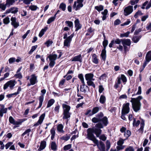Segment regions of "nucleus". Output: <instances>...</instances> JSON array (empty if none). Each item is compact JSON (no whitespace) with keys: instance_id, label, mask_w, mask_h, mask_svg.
<instances>
[{"instance_id":"nucleus-46","label":"nucleus","mask_w":151,"mask_h":151,"mask_svg":"<svg viewBox=\"0 0 151 151\" xmlns=\"http://www.w3.org/2000/svg\"><path fill=\"white\" fill-rule=\"evenodd\" d=\"M108 44V41L107 40H104L103 42V45L104 49H106V47Z\"/></svg>"},{"instance_id":"nucleus-42","label":"nucleus","mask_w":151,"mask_h":151,"mask_svg":"<svg viewBox=\"0 0 151 151\" xmlns=\"http://www.w3.org/2000/svg\"><path fill=\"white\" fill-rule=\"evenodd\" d=\"M7 6L6 4L4 3L0 4V9H1L3 10H5L6 9Z\"/></svg>"},{"instance_id":"nucleus-43","label":"nucleus","mask_w":151,"mask_h":151,"mask_svg":"<svg viewBox=\"0 0 151 151\" xmlns=\"http://www.w3.org/2000/svg\"><path fill=\"white\" fill-rule=\"evenodd\" d=\"M124 140L122 138L120 139L117 142V144L118 145H122L124 143Z\"/></svg>"},{"instance_id":"nucleus-36","label":"nucleus","mask_w":151,"mask_h":151,"mask_svg":"<svg viewBox=\"0 0 151 151\" xmlns=\"http://www.w3.org/2000/svg\"><path fill=\"white\" fill-rule=\"evenodd\" d=\"M95 9L97 10L98 12H100L103 10V6L102 5H100L99 6H95Z\"/></svg>"},{"instance_id":"nucleus-3","label":"nucleus","mask_w":151,"mask_h":151,"mask_svg":"<svg viewBox=\"0 0 151 151\" xmlns=\"http://www.w3.org/2000/svg\"><path fill=\"white\" fill-rule=\"evenodd\" d=\"M62 106L63 109V119H68L70 117L71 114L69 112L70 108V106L65 104H63Z\"/></svg>"},{"instance_id":"nucleus-27","label":"nucleus","mask_w":151,"mask_h":151,"mask_svg":"<svg viewBox=\"0 0 151 151\" xmlns=\"http://www.w3.org/2000/svg\"><path fill=\"white\" fill-rule=\"evenodd\" d=\"M57 55L56 54H53L52 55H50L48 57V58H49L50 60L52 61H55V60L57 59Z\"/></svg>"},{"instance_id":"nucleus-5","label":"nucleus","mask_w":151,"mask_h":151,"mask_svg":"<svg viewBox=\"0 0 151 151\" xmlns=\"http://www.w3.org/2000/svg\"><path fill=\"white\" fill-rule=\"evenodd\" d=\"M129 103H127L123 105L122 111L121 118L124 120L126 119L125 115L128 114L129 111Z\"/></svg>"},{"instance_id":"nucleus-62","label":"nucleus","mask_w":151,"mask_h":151,"mask_svg":"<svg viewBox=\"0 0 151 151\" xmlns=\"http://www.w3.org/2000/svg\"><path fill=\"white\" fill-rule=\"evenodd\" d=\"M103 116L104 114L102 112H101L97 114L96 116L100 119Z\"/></svg>"},{"instance_id":"nucleus-11","label":"nucleus","mask_w":151,"mask_h":151,"mask_svg":"<svg viewBox=\"0 0 151 151\" xmlns=\"http://www.w3.org/2000/svg\"><path fill=\"white\" fill-rule=\"evenodd\" d=\"M45 116V114L43 113L42 114L40 117L39 119L37 122L34 125V126H38L39 124H40L42 123L43 120L44 119Z\"/></svg>"},{"instance_id":"nucleus-24","label":"nucleus","mask_w":151,"mask_h":151,"mask_svg":"<svg viewBox=\"0 0 151 151\" xmlns=\"http://www.w3.org/2000/svg\"><path fill=\"white\" fill-rule=\"evenodd\" d=\"M43 100H44L43 95L40 96L39 97V105L38 107L37 108V109H38L40 108L41 107V106L42 105V102L43 101Z\"/></svg>"},{"instance_id":"nucleus-63","label":"nucleus","mask_w":151,"mask_h":151,"mask_svg":"<svg viewBox=\"0 0 151 151\" xmlns=\"http://www.w3.org/2000/svg\"><path fill=\"white\" fill-rule=\"evenodd\" d=\"M121 78L123 82H126L127 81V80L126 78L124 75H121Z\"/></svg>"},{"instance_id":"nucleus-4","label":"nucleus","mask_w":151,"mask_h":151,"mask_svg":"<svg viewBox=\"0 0 151 151\" xmlns=\"http://www.w3.org/2000/svg\"><path fill=\"white\" fill-rule=\"evenodd\" d=\"M100 122H101H101H99L95 125L96 128L93 127V128L100 129L103 128L104 127V126H106L108 124V122L107 118L106 116H104L103 118L100 119Z\"/></svg>"},{"instance_id":"nucleus-22","label":"nucleus","mask_w":151,"mask_h":151,"mask_svg":"<svg viewBox=\"0 0 151 151\" xmlns=\"http://www.w3.org/2000/svg\"><path fill=\"white\" fill-rule=\"evenodd\" d=\"M106 49H104L102 51L101 53V56L102 59L104 61H105L106 57Z\"/></svg>"},{"instance_id":"nucleus-10","label":"nucleus","mask_w":151,"mask_h":151,"mask_svg":"<svg viewBox=\"0 0 151 151\" xmlns=\"http://www.w3.org/2000/svg\"><path fill=\"white\" fill-rule=\"evenodd\" d=\"M18 12V8L17 7H14L6 10L5 13L8 14L11 12L12 14H15Z\"/></svg>"},{"instance_id":"nucleus-44","label":"nucleus","mask_w":151,"mask_h":151,"mask_svg":"<svg viewBox=\"0 0 151 151\" xmlns=\"http://www.w3.org/2000/svg\"><path fill=\"white\" fill-rule=\"evenodd\" d=\"M78 3V4L75 9L76 11L79 9L80 8L82 7L83 6L82 3Z\"/></svg>"},{"instance_id":"nucleus-50","label":"nucleus","mask_w":151,"mask_h":151,"mask_svg":"<svg viewBox=\"0 0 151 151\" xmlns=\"http://www.w3.org/2000/svg\"><path fill=\"white\" fill-rule=\"evenodd\" d=\"M106 150L108 151L110 147V142L108 140H107L106 142Z\"/></svg>"},{"instance_id":"nucleus-35","label":"nucleus","mask_w":151,"mask_h":151,"mask_svg":"<svg viewBox=\"0 0 151 151\" xmlns=\"http://www.w3.org/2000/svg\"><path fill=\"white\" fill-rule=\"evenodd\" d=\"M47 29V28L45 27L44 29H42L41 31H40L39 35V36L40 37H41L44 34L45 32L46 31Z\"/></svg>"},{"instance_id":"nucleus-45","label":"nucleus","mask_w":151,"mask_h":151,"mask_svg":"<svg viewBox=\"0 0 151 151\" xmlns=\"http://www.w3.org/2000/svg\"><path fill=\"white\" fill-rule=\"evenodd\" d=\"M38 8V7L35 5H32L29 7V9L32 11H35Z\"/></svg>"},{"instance_id":"nucleus-2","label":"nucleus","mask_w":151,"mask_h":151,"mask_svg":"<svg viewBox=\"0 0 151 151\" xmlns=\"http://www.w3.org/2000/svg\"><path fill=\"white\" fill-rule=\"evenodd\" d=\"M142 98V96H140L136 98H131L130 102L132 103V107L135 112H137L140 109L141 104L140 101Z\"/></svg>"},{"instance_id":"nucleus-8","label":"nucleus","mask_w":151,"mask_h":151,"mask_svg":"<svg viewBox=\"0 0 151 151\" xmlns=\"http://www.w3.org/2000/svg\"><path fill=\"white\" fill-rule=\"evenodd\" d=\"M133 11V6H129L126 7L124 10V14L127 16L130 14Z\"/></svg>"},{"instance_id":"nucleus-28","label":"nucleus","mask_w":151,"mask_h":151,"mask_svg":"<svg viewBox=\"0 0 151 151\" xmlns=\"http://www.w3.org/2000/svg\"><path fill=\"white\" fill-rule=\"evenodd\" d=\"M46 146V142L45 141H42L41 142L40 145L39 150H42L44 149Z\"/></svg>"},{"instance_id":"nucleus-16","label":"nucleus","mask_w":151,"mask_h":151,"mask_svg":"<svg viewBox=\"0 0 151 151\" xmlns=\"http://www.w3.org/2000/svg\"><path fill=\"white\" fill-rule=\"evenodd\" d=\"M72 61H78L80 62H82V58L81 54L74 57L72 58Z\"/></svg>"},{"instance_id":"nucleus-54","label":"nucleus","mask_w":151,"mask_h":151,"mask_svg":"<svg viewBox=\"0 0 151 151\" xmlns=\"http://www.w3.org/2000/svg\"><path fill=\"white\" fill-rule=\"evenodd\" d=\"M130 21L129 19H128L127 21L124 22V23L121 24V26H123L125 25H128L130 23Z\"/></svg>"},{"instance_id":"nucleus-14","label":"nucleus","mask_w":151,"mask_h":151,"mask_svg":"<svg viewBox=\"0 0 151 151\" xmlns=\"http://www.w3.org/2000/svg\"><path fill=\"white\" fill-rule=\"evenodd\" d=\"M93 74L92 73H87L85 75V79L87 81L94 80V79L93 78Z\"/></svg>"},{"instance_id":"nucleus-1","label":"nucleus","mask_w":151,"mask_h":151,"mask_svg":"<svg viewBox=\"0 0 151 151\" xmlns=\"http://www.w3.org/2000/svg\"><path fill=\"white\" fill-rule=\"evenodd\" d=\"M102 130L100 129L95 128H89L87 130V138L89 140L92 141L96 144L100 150L105 151V146L104 143L101 141H99L95 138L93 133H94L97 137H99L101 134Z\"/></svg>"},{"instance_id":"nucleus-21","label":"nucleus","mask_w":151,"mask_h":151,"mask_svg":"<svg viewBox=\"0 0 151 151\" xmlns=\"http://www.w3.org/2000/svg\"><path fill=\"white\" fill-rule=\"evenodd\" d=\"M146 61L149 62L151 60V51H149L147 53L145 57Z\"/></svg>"},{"instance_id":"nucleus-9","label":"nucleus","mask_w":151,"mask_h":151,"mask_svg":"<svg viewBox=\"0 0 151 151\" xmlns=\"http://www.w3.org/2000/svg\"><path fill=\"white\" fill-rule=\"evenodd\" d=\"M11 24L14 28H17L19 26V22L17 21V19L15 17H12L11 18Z\"/></svg>"},{"instance_id":"nucleus-12","label":"nucleus","mask_w":151,"mask_h":151,"mask_svg":"<svg viewBox=\"0 0 151 151\" xmlns=\"http://www.w3.org/2000/svg\"><path fill=\"white\" fill-rule=\"evenodd\" d=\"M75 26L76 28L75 31H77L81 28L82 26L80 23L78 19H77L74 21Z\"/></svg>"},{"instance_id":"nucleus-17","label":"nucleus","mask_w":151,"mask_h":151,"mask_svg":"<svg viewBox=\"0 0 151 151\" xmlns=\"http://www.w3.org/2000/svg\"><path fill=\"white\" fill-rule=\"evenodd\" d=\"M4 105H1V107L0 109L1 117L3 116V114L6 113L7 111V108H5Z\"/></svg>"},{"instance_id":"nucleus-53","label":"nucleus","mask_w":151,"mask_h":151,"mask_svg":"<svg viewBox=\"0 0 151 151\" xmlns=\"http://www.w3.org/2000/svg\"><path fill=\"white\" fill-rule=\"evenodd\" d=\"M52 43L53 42L52 41L49 40L46 41L45 44L48 47L50 46V45H51Z\"/></svg>"},{"instance_id":"nucleus-57","label":"nucleus","mask_w":151,"mask_h":151,"mask_svg":"<svg viewBox=\"0 0 151 151\" xmlns=\"http://www.w3.org/2000/svg\"><path fill=\"white\" fill-rule=\"evenodd\" d=\"M71 147V145L68 144L65 146L64 147V150H68L70 149Z\"/></svg>"},{"instance_id":"nucleus-20","label":"nucleus","mask_w":151,"mask_h":151,"mask_svg":"<svg viewBox=\"0 0 151 151\" xmlns=\"http://www.w3.org/2000/svg\"><path fill=\"white\" fill-rule=\"evenodd\" d=\"M15 0H6V5L7 7H9L11 6L12 5L15 3Z\"/></svg>"},{"instance_id":"nucleus-58","label":"nucleus","mask_w":151,"mask_h":151,"mask_svg":"<svg viewBox=\"0 0 151 151\" xmlns=\"http://www.w3.org/2000/svg\"><path fill=\"white\" fill-rule=\"evenodd\" d=\"M121 23L120 20L119 19H117L114 22V25H117Z\"/></svg>"},{"instance_id":"nucleus-64","label":"nucleus","mask_w":151,"mask_h":151,"mask_svg":"<svg viewBox=\"0 0 151 151\" xmlns=\"http://www.w3.org/2000/svg\"><path fill=\"white\" fill-rule=\"evenodd\" d=\"M99 138L100 139H101L103 141H105L106 139V137L104 134L100 136H99Z\"/></svg>"},{"instance_id":"nucleus-13","label":"nucleus","mask_w":151,"mask_h":151,"mask_svg":"<svg viewBox=\"0 0 151 151\" xmlns=\"http://www.w3.org/2000/svg\"><path fill=\"white\" fill-rule=\"evenodd\" d=\"M29 81L31 85H34L37 82V77L34 75H32Z\"/></svg>"},{"instance_id":"nucleus-29","label":"nucleus","mask_w":151,"mask_h":151,"mask_svg":"<svg viewBox=\"0 0 151 151\" xmlns=\"http://www.w3.org/2000/svg\"><path fill=\"white\" fill-rule=\"evenodd\" d=\"M9 122L14 125H17L18 124V122L15 121L14 119L12 116H10L9 117Z\"/></svg>"},{"instance_id":"nucleus-39","label":"nucleus","mask_w":151,"mask_h":151,"mask_svg":"<svg viewBox=\"0 0 151 151\" xmlns=\"http://www.w3.org/2000/svg\"><path fill=\"white\" fill-rule=\"evenodd\" d=\"M78 77L81 80L82 84H84L85 83L83 76L82 74H80L78 75Z\"/></svg>"},{"instance_id":"nucleus-47","label":"nucleus","mask_w":151,"mask_h":151,"mask_svg":"<svg viewBox=\"0 0 151 151\" xmlns=\"http://www.w3.org/2000/svg\"><path fill=\"white\" fill-rule=\"evenodd\" d=\"M142 14H143L142 13L141 11L139 10L137 11L134 15V17L137 18L138 17V15H141Z\"/></svg>"},{"instance_id":"nucleus-33","label":"nucleus","mask_w":151,"mask_h":151,"mask_svg":"<svg viewBox=\"0 0 151 151\" xmlns=\"http://www.w3.org/2000/svg\"><path fill=\"white\" fill-rule=\"evenodd\" d=\"M55 15H54L53 17H51L49 18L47 21V23L48 24H50L51 22L54 21L55 19Z\"/></svg>"},{"instance_id":"nucleus-40","label":"nucleus","mask_w":151,"mask_h":151,"mask_svg":"<svg viewBox=\"0 0 151 151\" xmlns=\"http://www.w3.org/2000/svg\"><path fill=\"white\" fill-rule=\"evenodd\" d=\"M59 8L61 9L63 11H64L65 10L66 5L63 3H62L60 4Z\"/></svg>"},{"instance_id":"nucleus-37","label":"nucleus","mask_w":151,"mask_h":151,"mask_svg":"<svg viewBox=\"0 0 151 151\" xmlns=\"http://www.w3.org/2000/svg\"><path fill=\"white\" fill-rule=\"evenodd\" d=\"M4 23L6 24H8L10 22L9 18L7 17L3 19Z\"/></svg>"},{"instance_id":"nucleus-23","label":"nucleus","mask_w":151,"mask_h":151,"mask_svg":"<svg viewBox=\"0 0 151 151\" xmlns=\"http://www.w3.org/2000/svg\"><path fill=\"white\" fill-rule=\"evenodd\" d=\"M92 62L95 64H97L99 63V61L97 58L96 55L94 54L92 56Z\"/></svg>"},{"instance_id":"nucleus-49","label":"nucleus","mask_w":151,"mask_h":151,"mask_svg":"<svg viewBox=\"0 0 151 151\" xmlns=\"http://www.w3.org/2000/svg\"><path fill=\"white\" fill-rule=\"evenodd\" d=\"M16 58H11L9 59V62L10 64H11L15 61Z\"/></svg>"},{"instance_id":"nucleus-18","label":"nucleus","mask_w":151,"mask_h":151,"mask_svg":"<svg viewBox=\"0 0 151 151\" xmlns=\"http://www.w3.org/2000/svg\"><path fill=\"white\" fill-rule=\"evenodd\" d=\"M99 108L98 107H95L93 108L92 111V113L89 114L90 116H91L93 114H96L99 112Z\"/></svg>"},{"instance_id":"nucleus-6","label":"nucleus","mask_w":151,"mask_h":151,"mask_svg":"<svg viewBox=\"0 0 151 151\" xmlns=\"http://www.w3.org/2000/svg\"><path fill=\"white\" fill-rule=\"evenodd\" d=\"M16 82L14 80H11L6 83L4 86L3 89L5 90L8 88L10 87V89H12L15 85Z\"/></svg>"},{"instance_id":"nucleus-55","label":"nucleus","mask_w":151,"mask_h":151,"mask_svg":"<svg viewBox=\"0 0 151 151\" xmlns=\"http://www.w3.org/2000/svg\"><path fill=\"white\" fill-rule=\"evenodd\" d=\"M31 131V130L30 129H28L27 130H26L22 134V136H24L25 135L28 134L27 135H29V133Z\"/></svg>"},{"instance_id":"nucleus-38","label":"nucleus","mask_w":151,"mask_h":151,"mask_svg":"<svg viewBox=\"0 0 151 151\" xmlns=\"http://www.w3.org/2000/svg\"><path fill=\"white\" fill-rule=\"evenodd\" d=\"M100 119L98 117H94L92 119V122L94 123H96L97 122H100Z\"/></svg>"},{"instance_id":"nucleus-52","label":"nucleus","mask_w":151,"mask_h":151,"mask_svg":"<svg viewBox=\"0 0 151 151\" xmlns=\"http://www.w3.org/2000/svg\"><path fill=\"white\" fill-rule=\"evenodd\" d=\"M134 150L132 146H129L126 148L125 151H134Z\"/></svg>"},{"instance_id":"nucleus-34","label":"nucleus","mask_w":151,"mask_h":151,"mask_svg":"<svg viewBox=\"0 0 151 151\" xmlns=\"http://www.w3.org/2000/svg\"><path fill=\"white\" fill-rule=\"evenodd\" d=\"M93 80H89L87 81V83L88 86H92L93 88L95 87V85L93 81Z\"/></svg>"},{"instance_id":"nucleus-61","label":"nucleus","mask_w":151,"mask_h":151,"mask_svg":"<svg viewBox=\"0 0 151 151\" xmlns=\"http://www.w3.org/2000/svg\"><path fill=\"white\" fill-rule=\"evenodd\" d=\"M50 62L49 63V65L50 67L52 68L55 64V61L50 60Z\"/></svg>"},{"instance_id":"nucleus-25","label":"nucleus","mask_w":151,"mask_h":151,"mask_svg":"<svg viewBox=\"0 0 151 151\" xmlns=\"http://www.w3.org/2000/svg\"><path fill=\"white\" fill-rule=\"evenodd\" d=\"M63 126L62 124H59L57 126V130L59 132L63 133L64 131L63 129Z\"/></svg>"},{"instance_id":"nucleus-32","label":"nucleus","mask_w":151,"mask_h":151,"mask_svg":"<svg viewBox=\"0 0 151 151\" xmlns=\"http://www.w3.org/2000/svg\"><path fill=\"white\" fill-rule=\"evenodd\" d=\"M106 101V97L104 95H101L100 97L99 101L101 103L103 104Z\"/></svg>"},{"instance_id":"nucleus-31","label":"nucleus","mask_w":151,"mask_h":151,"mask_svg":"<svg viewBox=\"0 0 151 151\" xmlns=\"http://www.w3.org/2000/svg\"><path fill=\"white\" fill-rule=\"evenodd\" d=\"M55 100L53 99H52L49 100L48 102L47 107L49 108L53 104Z\"/></svg>"},{"instance_id":"nucleus-15","label":"nucleus","mask_w":151,"mask_h":151,"mask_svg":"<svg viewBox=\"0 0 151 151\" xmlns=\"http://www.w3.org/2000/svg\"><path fill=\"white\" fill-rule=\"evenodd\" d=\"M122 43L123 45H127L130 46L131 44V42L129 39H122Z\"/></svg>"},{"instance_id":"nucleus-59","label":"nucleus","mask_w":151,"mask_h":151,"mask_svg":"<svg viewBox=\"0 0 151 151\" xmlns=\"http://www.w3.org/2000/svg\"><path fill=\"white\" fill-rule=\"evenodd\" d=\"M106 75L105 74H104L102 75L100 77L99 79L101 80H105L106 79Z\"/></svg>"},{"instance_id":"nucleus-26","label":"nucleus","mask_w":151,"mask_h":151,"mask_svg":"<svg viewBox=\"0 0 151 151\" xmlns=\"http://www.w3.org/2000/svg\"><path fill=\"white\" fill-rule=\"evenodd\" d=\"M86 88H88V87L87 86H85V83H84V84H83V85L80 86V91L84 93H86Z\"/></svg>"},{"instance_id":"nucleus-48","label":"nucleus","mask_w":151,"mask_h":151,"mask_svg":"<svg viewBox=\"0 0 151 151\" xmlns=\"http://www.w3.org/2000/svg\"><path fill=\"white\" fill-rule=\"evenodd\" d=\"M140 122L139 120H137V122L136 123L135 119H134V121L133 123V125H135L136 127H137L139 124Z\"/></svg>"},{"instance_id":"nucleus-51","label":"nucleus","mask_w":151,"mask_h":151,"mask_svg":"<svg viewBox=\"0 0 151 151\" xmlns=\"http://www.w3.org/2000/svg\"><path fill=\"white\" fill-rule=\"evenodd\" d=\"M65 22L66 24H68V26L69 27H73V23L72 22L70 21H66Z\"/></svg>"},{"instance_id":"nucleus-19","label":"nucleus","mask_w":151,"mask_h":151,"mask_svg":"<svg viewBox=\"0 0 151 151\" xmlns=\"http://www.w3.org/2000/svg\"><path fill=\"white\" fill-rule=\"evenodd\" d=\"M141 37V36H133L132 39V40L134 42L137 43L139 41Z\"/></svg>"},{"instance_id":"nucleus-30","label":"nucleus","mask_w":151,"mask_h":151,"mask_svg":"<svg viewBox=\"0 0 151 151\" xmlns=\"http://www.w3.org/2000/svg\"><path fill=\"white\" fill-rule=\"evenodd\" d=\"M50 148L53 150H57V146L55 142H52L51 144Z\"/></svg>"},{"instance_id":"nucleus-41","label":"nucleus","mask_w":151,"mask_h":151,"mask_svg":"<svg viewBox=\"0 0 151 151\" xmlns=\"http://www.w3.org/2000/svg\"><path fill=\"white\" fill-rule=\"evenodd\" d=\"M70 138L69 136L66 135L63 136L60 138V139L62 140H65L66 141L68 140Z\"/></svg>"},{"instance_id":"nucleus-7","label":"nucleus","mask_w":151,"mask_h":151,"mask_svg":"<svg viewBox=\"0 0 151 151\" xmlns=\"http://www.w3.org/2000/svg\"><path fill=\"white\" fill-rule=\"evenodd\" d=\"M73 37V34H72L68 37L65 40L64 42V46L65 47H69L72 38Z\"/></svg>"},{"instance_id":"nucleus-56","label":"nucleus","mask_w":151,"mask_h":151,"mask_svg":"<svg viewBox=\"0 0 151 151\" xmlns=\"http://www.w3.org/2000/svg\"><path fill=\"white\" fill-rule=\"evenodd\" d=\"M113 40L114 43L116 44H119L121 42H122V39L120 40L119 39H117L115 40Z\"/></svg>"},{"instance_id":"nucleus-60","label":"nucleus","mask_w":151,"mask_h":151,"mask_svg":"<svg viewBox=\"0 0 151 151\" xmlns=\"http://www.w3.org/2000/svg\"><path fill=\"white\" fill-rule=\"evenodd\" d=\"M129 32H127L124 34H121L120 35V37H127L129 35Z\"/></svg>"}]
</instances>
